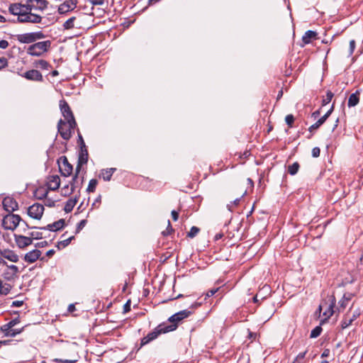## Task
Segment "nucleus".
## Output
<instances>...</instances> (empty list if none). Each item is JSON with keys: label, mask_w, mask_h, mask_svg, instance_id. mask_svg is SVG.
<instances>
[{"label": "nucleus", "mask_w": 363, "mask_h": 363, "mask_svg": "<svg viewBox=\"0 0 363 363\" xmlns=\"http://www.w3.org/2000/svg\"><path fill=\"white\" fill-rule=\"evenodd\" d=\"M48 5L46 0H26L25 4L15 3L9 6V12L18 16V22L42 23L43 17L37 11H44Z\"/></svg>", "instance_id": "f257e3e1"}, {"label": "nucleus", "mask_w": 363, "mask_h": 363, "mask_svg": "<svg viewBox=\"0 0 363 363\" xmlns=\"http://www.w3.org/2000/svg\"><path fill=\"white\" fill-rule=\"evenodd\" d=\"M191 313L192 312L189 310L181 311L174 313L168 318L167 321L169 323V324L162 323V325H163L164 329L168 330V333L172 332L178 328L179 324L184 319L188 318L189 315H191Z\"/></svg>", "instance_id": "f03ea898"}, {"label": "nucleus", "mask_w": 363, "mask_h": 363, "mask_svg": "<svg viewBox=\"0 0 363 363\" xmlns=\"http://www.w3.org/2000/svg\"><path fill=\"white\" fill-rule=\"evenodd\" d=\"M50 40L38 42L29 45L26 52L29 55L40 57L47 52L50 48Z\"/></svg>", "instance_id": "7ed1b4c3"}, {"label": "nucleus", "mask_w": 363, "mask_h": 363, "mask_svg": "<svg viewBox=\"0 0 363 363\" xmlns=\"http://www.w3.org/2000/svg\"><path fill=\"white\" fill-rule=\"evenodd\" d=\"M22 220L19 215L9 213L2 219V226L6 230H15Z\"/></svg>", "instance_id": "20e7f679"}, {"label": "nucleus", "mask_w": 363, "mask_h": 363, "mask_svg": "<svg viewBox=\"0 0 363 363\" xmlns=\"http://www.w3.org/2000/svg\"><path fill=\"white\" fill-rule=\"evenodd\" d=\"M76 128H78L77 126H70L67 122L62 119H60L57 123V131L65 140H69L72 138Z\"/></svg>", "instance_id": "39448f33"}, {"label": "nucleus", "mask_w": 363, "mask_h": 363, "mask_svg": "<svg viewBox=\"0 0 363 363\" xmlns=\"http://www.w3.org/2000/svg\"><path fill=\"white\" fill-rule=\"evenodd\" d=\"M167 333H168V330L164 329L162 323L158 325L152 331L149 333L146 336L141 339L140 347H142L149 344L150 342L155 340L161 334H164Z\"/></svg>", "instance_id": "423d86ee"}, {"label": "nucleus", "mask_w": 363, "mask_h": 363, "mask_svg": "<svg viewBox=\"0 0 363 363\" xmlns=\"http://www.w3.org/2000/svg\"><path fill=\"white\" fill-rule=\"evenodd\" d=\"M60 110L62 113V116L65 118V119L63 121H65L66 122H67L68 124L70 125V126H72V125L77 126L74 114H73L68 103L64 99L61 100L60 102Z\"/></svg>", "instance_id": "0eeeda50"}, {"label": "nucleus", "mask_w": 363, "mask_h": 363, "mask_svg": "<svg viewBox=\"0 0 363 363\" xmlns=\"http://www.w3.org/2000/svg\"><path fill=\"white\" fill-rule=\"evenodd\" d=\"M45 35L41 31L34 33H27L23 34H18L16 35V39L21 43H32L37 40L43 39Z\"/></svg>", "instance_id": "6e6552de"}, {"label": "nucleus", "mask_w": 363, "mask_h": 363, "mask_svg": "<svg viewBox=\"0 0 363 363\" xmlns=\"http://www.w3.org/2000/svg\"><path fill=\"white\" fill-rule=\"evenodd\" d=\"M57 164L61 174L64 177H69L73 171L72 165L68 162L66 156H61L57 160Z\"/></svg>", "instance_id": "1a4fd4ad"}, {"label": "nucleus", "mask_w": 363, "mask_h": 363, "mask_svg": "<svg viewBox=\"0 0 363 363\" xmlns=\"http://www.w3.org/2000/svg\"><path fill=\"white\" fill-rule=\"evenodd\" d=\"M44 210L45 208L43 205L38 203H35L30 206V207H28V214L30 217L34 219L40 220L43 215Z\"/></svg>", "instance_id": "9d476101"}, {"label": "nucleus", "mask_w": 363, "mask_h": 363, "mask_svg": "<svg viewBox=\"0 0 363 363\" xmlns=\"http://www.w3.org/2000/svg\"><path fill=\"white\" fill-rule=\"evenodd\" d=\"M351 309L352 308H350V311L345 314L341 322V327L342 329H345L348 328L350 325H351L353 321L355 320L360 315V312L359 309L354 311L352 312V315H350Z\"/></svg>", "instance_id": "9b49d317"}, {"label": "nucleus", "mask_w": 363, "mask_h": 363, "mask_svg": "<svg viewBox=\"0 0 363 363\" xmlns=\"http://www.w3.org/2000/svg\"><path fill=\"white\" fill-rule=\"evenodd\" d=\"M78 4V0H66L58 6L57 11L60 14H65L74 10Z\"/></svg>", "instance_id": "f8f14e48"}, {"label": "nucleus", "mask_w": 363, "mask_h": 363, "mask_svg": "<svg viewBox=\"0 0 363 363\" xmlns=\"http://www.w3.org/2000/svg\"><path fill=\"white\" fill-rule=\"evenodd\" d=\"M3 208L9 213H13L18 208L17 201L12 197L6 196L2 201Z\"/></svg>", "instance_id": "ddd939ff"}, {"label": "nucleus", "mask_w": 363, "mask_h": 363, "mask_svg": "<svg viewBox=\"0 0 363 363\" xmlns=\"http://www.w3.org/2000/svg\"><path fill=\"white\" fill-rule=\"evenodd\" d=\"M89 153L86 147H81L79 152L78 162L77 164V172H80L83 164H85L88 162Z\"/></svg>", "instance_id": "4468645a"}, {"label": "nucleus", "mask_w": 363, "mask_h": 363, "mask_svg": "<svg viewBox=\"0 0 363 363\" xmlns=\"http://www.w3.org/2000/svg\"><path fill=\"white\" fill-rule=\"evenodd\" d=\"M14 240L16 245L21 249H24L25 247L30 245L33 242L30 236H24L18 234L14 235Z\"/></svg>", "instance_id": "2eb2a0df"}, {"label": "nucleus", "mask_w": 363, "mask_h": 363, "mask_svg": "<svg viewBox=\"0 0 363 363\" xmlns=\"http://www.w3.org/2000/svg\"><path fill=\"white\" fill-rule=\"evenodd\" d=\"M21 77L30 81L40 82L43 81V77L42 74L38 70L34 69L26 72L23 74H21Z\"/></svg>", "instance_id": "dca6fc26"}, {"label": "nucleus", "mask_w": 363, "mask_h": 363, "mask_svg": "<svg viewBox=\"0 0 363 363\" xmlns=\"http://www.w3.org/2000/svg\"><path fill=\"white\" fill-rule=\"evenodd\" d=\"M41 252L39 250H33L27 252L24 256V261L28 263H33L40 259L42 261L45 260V257H40Z\"/></svg>", "instance_id": "f3484780"}, {"label": "nucleus", "mask_w": 363, "mask_h": 363, "mask_svg": "<svg viewBox=\"0 0 363 363\" xmlns=\"http://www.w3.org/2000/svg\"><path fill=\"white\" fill-rule=\"evenodd\" d=\"M18 273V268L17 266L13 264H8L6 269L4 270L3 276L7 280H12L17 277Z\"/></svg>", "instance_id": "a211bd4d"}, {"label": "nucleus", "mask_w": 363, "mask_h": 363, "mask_svg": "<svg viewBox=\"0 0 363 363\" xmlns=\"http://www.w3.org/2000/svg\"><path fill=\"white\" fill-rule=\"evenodd\" d=\"M60 179L58 175H50L47 178V186L49 190L55 191L59 189Z\"/></svg>", "instance_id": "6ab92c4d"}, {"label": "nucleus", "mask_w": 363, "mask_h": 363, "mask_svg": "<svg viewBox=\"0 0 363 363\" xmlns=\"http://www.w3.org/2000/svg\"><path fill=\"white\" fill-rule=\"evenodd\" d=\"M0 255L12 262H17L19 259L18 255L9 249L0 250Z\"/></svg>", "instance_id": "aec40b11"}, {"label": "nucleus", "mask_w": 363, "mask_h": 363, "mask_svg": "<svg viewBox=\"0 0 363 363\" xmlns=\"http://www.w3.org/2000/svg\"><path fill=\"white\" fill-rule=\"evenodd\" d=\"M65 219H60L57 221H55L51 224H48L45 227L39 228L41 230H48L50 231H57L61 230L65 226Z\"/></svg>", "instance_id": "412c9836"}, {"label": "nucleus", "mask_w": 363, "mask_h": 363, "mask_svg": "<svg viewBox=\"0 0 363 363\" xmlns=\"http://www.w3.org/2000/svg\"><path fill=\"white\" fill-rule=\"evenodd\" d=\"M318 33L313 30H307L302 37V42L304 45L311 43L313 40L317 39Z\"/></svg>", "instance_id": "4be33fe9"}, {"label": "nucleus", "mask_w": 363, "mask_h": 363, "mask_svg": "<svg viewBox=\"0 0 363 363\" xmlns=\"http://www.w3.org/2000/svg\"><path fill=\"white\" fill-rule=\"evenodd\" d=\"M79 172H77V169H76V172L70 182V186L72 187V190L80 189L82 186L84 178L82 177L80 181L79 180Z\"/></svg>", "instance_id": "5701e85b"}, {"label": "nucleus", "mask_w": 363, "mask_h": 363, "mask_svg": "<svg viewBox=\"0 0 363 363\" xmlns=\"http://www.w3.org/2000/svg\"><path fill=\"white\" fill-rule=\"evenodd\" d=\"M359 95L360 93L359 91H356L355 93L352 94L349 96L347 106L349 107H353L357 105L359 102Z\"/></svg>", "instance_id": "b1692460"}, {"label": "nucleus", "mask_w": 363, "mask_h": 363, "mask_svg": "<svg viewBox=\"0 0 363 363\" xmlns=\"http://www.w3.org/2000/svg\"><path fill=\"white\" fill-rule=\"evenodd\" d=\"M116 168L102 169L99 174V177H102L103 179L106 182L110 181L113 174L116 172Z\"/></svg>", "instance_id": "393cba45"}, {"label": "nucleus", "mask_w": 363, "mask_h": 363, "mask_svg": "<svg viewBox=\"0 0 363 363\" xmlns=\"http://www.w3.org/2000/svg\"><path fill=\"white\" fill-rule=\"evenodd\" d=\"M33 65V67L43 70H48L51 67L50 64L45 60H35Z\"/></svg>", "instance_id": "a878e982"}, {"label": "nucleus", "mask_w": 363, "mask_h": 363, "mask_svg": "<svg viewBox=\"0 0 363 363\" xmlns=\"http://www.w3.org/2000/svg\"><path fill=\"white\" fill-rule=\"evenodd\" d=\"M48 191V189H45L42 186L39 187L34 192V196L38 200H42L47 196Z\"/></svg>", "instance_id": "bb28decb"}, {"label": "nucleus", "mask_w": 363, "mask_h": 363, "mask_svg": "<svg viewBox=\"0 0 363 363\" xmlns=\"http://www.w3.org/2000/svg\"><path fill=\"white\" fill-rule=\"evenodd\" d=\"M353 297V294L351 293H346L343 295L342 298L339 301L340 308L343 311L348 305L349 301Z\"/></svg>", "instance_id": "cd10ccee"}, {"label": "nucleus", "mask_w": 363, "mask_h": 363, "mask_svg": "<svg viewBox=\"0 0 363 363\" xmlns=\"http://www.w3.org/2000/svg\"><path fill=\"white\" fill-rule=\"evenodd\" d=\"M77 201L78 199L77 196L74 199H69V200H67V202L65 203L64 211L66 213L71 212L73 210L76 203H77Z\"/></svg>", "instance_id": "c85d7f7f"}, {"label": "nucleus", "mask_w": 363, "mask_h": 363, "mask_svg": "<svg viewBox=\"0 0 363 363\" xmlns=\"http://www.w3.org/2000/svg\"><path fill=\"white\" fill-rule=\"evenodd\" d=\"M330 303L328 306V309L325 311L323 313V315L325 316L327 318H330V316L333 315V314L334 313V310H333V308L335 307V296H331L330 298Z\"/></svg>", "instance_id": "c756f323"}, {"label": "nucleus", "mask_w": 363, "mask_h": 363, "mask_svg": "<svg viewBox=\"0 0 363 363\" xmlns=\"http://www.w3.org/2000/svg\"><path fill=\"white\" fill-rule=\"evenodd\" d=\"M11 290V286L9 284H3V281L0 279V296L7 295Z\"/></svg>", "instance_id": "7c9ffc66"}, {"label": "nucleus", "mask_w": 363, "mask_h": 363, "mask_svg": "<svg viewBox=\"0 0 363 363\" xmlns=\"http://www.w3.org/2000/svg\"><path fill=\"white\" fill-rule=\"evenodd\" d=\"M225 286V284L223 285L222 286H218L216 288H213V289H209L208 291H207V292L206 293V298L205 299L207 298V297H211L213 296L214 294H216L217 292L218 291H220L221 294H223L225 293V291L223 289V287Z\"/></svg>", "instance_id": "2f4dec72"}, {"label": "nucleus", "mask_w": 363, "mask_h": 363, "mask_svg": "<svg viewBox=\"0 0 363 363\" xmlns=\"http://www.w3.org/2000/svg\"><path fill=\"white\" fill-rule=\"evenodd\" d=\"M73 239H74V236L72 235L66 239H64L63 240L58 242L57 244V247L58 248V250H61L68 246Z\"/></svg>", "instance_id": "473e14b6"}, {"label": "nucleus", "mask_w": 363, "mask_h": 363, "mask_svg": "<svg viewBox=\"0 0 363 363\" xmlns=\"http://www.w3.org/2000/svg\"><path fill=\"white\" fill-rule=\"evenodd\" d=\"M325 122V121L324 118L322 117L320 118L314 124L308 128V131L310 133H313L314 130L318 129Z\"/></svg>", "instance_id": "72a5a7b5"}, {"label": "nucleus", "mask_w": 363, "mask_h": 363, "mask_svg": "<svg viewBox=\"0 0 363 363\" xmlns=\"http://www.w3.org/2000/svg\"><path fill=\"white\" fill-rule=\"evenodd\" d=\"M76 20V17L74 16H72L71 18H69L68 20H67L64 24H63V28L65 30H70L73 28H74V21Z\"/></svg>", "instance_id": "f704fd0d"}, {"label": "nucleus", "mask_w": 363, "mask_h": 363, "mask_svg": "<svg viewBox=\"0 0 363 363\" xmlns=\"http://www.w3.org/2000/svg\"><path fill=\"white\" fill-rule=\"evenodd\" d=\"M299 167V164L297 162H294L292 164L289 166L288 172L291 175H295L298 172Z\"/></svg>", "instance_id": "c9c22d12"}, {"label": "nucleus", "mask_w": 363, "mask_h": 363, "mask_svg": "<svg viewBox=\"0 0 363 363\" xmlns=\"http://www.w3.org/2000/svg\"><path fill=\"white\" fill-rule=\"evenodd\" d=\"M333 96H334L333 93L331 91L328 90L326 92V96L322 100V103H321L322 106H325L328 104H329L331 101Z\"/></svg>", "instance_id": "e433bc0d"}, {"label": "nucleus", "mask_w": 363, "mask_h": 363, "mask_svg": "<svg viewBox=\"0 0 363 363\" xmlns=\"http://www.w3.org/2000/svg\"><path fill=\"white\" fill-rule=\"evenodd\" d=\"M98 181L96 179H92L89 181L86 191L89 193L94 192L97 186Z\"/></svg>", "instance_id": "4c0bfd02"}, {"label": "nucleus", "mask_w": 363, "mask_h": 363, "mask_svg": "<svg viewBox=\"0 0 363 363\" xmlns=\"http://www.w3.org/2000/svg\"><path fill=\"white\" fill-rule=\"evenodd\" d=\"M74 191L75 190H72V187L71 186L69 187V184L65 185L61 190L62 195L64 196H68L71 195Z\"/></svg>", "instance_id": "58836bf2"}, {"label": "nucleus", "mask_w": 363, "mask_h": 363, "mask_svg": "<svg viewBox=\"0 0 363 363\" xmlns=\"http://www.w3.org/2000/svg\"><path fill=\"white\" fill-rule=\"evenodd\" d=\"M322 331H323V328H321L320 325L316 326L315 328H313L311 330L310 337L315 338V337H318L320 335V333H322Z\"/></svg>", "instance_id": "ea45409f"}, {"label": "nucleus", "mask_w": 363, "mask_h": 363, "mask_svg": "<svg viewBox=\"0 0 363 363\" xmlns=\"http://www.w3.org/2000/svg\"><path fill=\"white\" fill-rule=\"evenodd\" d=\"M200 232V228L196 226H193L190 229L189 232L187 233V237L189 238H194Z\"/></svg>", "instance_id": "a19ab883"}, {"label": "nucleus", "mask_w": 363, "mask_h": 363, "mask_svg": "<svg viewBox=\"0 0 363 363\" xmlns=\"http://www.w3.org/2000/svg\"><path fill=\"white\" fill-rule=\"evenodd\" d=\"M28 235L32 239V240L43 238V233L39 231H32L30 233H28Z\"/></svg>", "instance_id": "79ce46f5"}, {"label": "nucleus", "mask_w": 363, "mask_h": 363, "mask_svg": "<svg viewBox=\"0 0 363 363\" xmlns=\"http://www.w3.org/2000/svg\"><path fill=\"white\" fill-rule=\"evenodd\" d=\"M294 121L295 118L292 114H289L285 117L286 123L289 128L293 127Z\"/></svg>", "instance_id": "37998d69"}, {"label": "nucleus", "mask_w": 363, "mask_h": 363, "mask_svg": "<svg viewBox=\"0 0 363 363\" xmlns=\"http://www.w3.org/2000/svg\"><path fill=\"white\" fill-rule=\"evenodd\" d=\"M87 220L86 219L82 220L77 225L75 234L79 233L86 225Z\"/></svg>", "instance_id": "c03bdc74"}, {"label": "nucleus", "mask_w": 363, "mask_h": 363, "mask_svg": "<svg viewBox=\"0 0 363 363\" xmlns=\"http://www.w3.org/2000/svg\"><path fill=\"white\" fill-rule=\"evenodd\" d=\"M174 231V229L171 225V223L169 220H168V225L167 227V229L164 230L162 233L164 236H167L170 235Z\"/></svg>", "instance_id": "a18cd8bd"}, {"label": "nucleus", "mask_w": 363, "mask_h": 363, "mask_svg": "<svg viewBox=\"0 0 363 363\" xmlns=\"http://www.w3.org/2000/svg\"><path fill=\"white\" fill-rule=\"evenodd\" d=\"M77 134H78L77 143L79 144V147L81 148V147H86L84 140L83 139V137H82L79 128H77Z\"/></svg>", "instance_id": "49530a36"}, {"label": "nucleus", "mask_w": 363, "mask_h": 363, "mask_svg": "<svg viewBox=\"0 0 363 363\" xmlns=\"http://www.w3.org/2000/svg\"><path fill=\"white\" fill-rule=\"evenodd\" d=\"M23 228V232L26 233L28 229L38 228L37 227H30L28 223L22 219L21 223L18 225Z\"/></svg>", "instance_id": "de8ad7c7"}, {"label": "nucleus", "mask_w": 363, "mask_h": 363, "mask_svg": "<svg viewBox=\"0 0 363 363\" xmlns=\"http://www.w3.org/2000/svg\"><path fill=\"white\" fill-rule=\"evenodd\" d=\"M8 60L4 57H0V70L8 67Z\"/></svg>", "instance_id": "09e8293b"}, {"label": "nucleus", "mask_w": 363, "mask_h": 363, "mask_svg": "<svg viewBox=\"0 0 363 363\" xmlns=\"http://www.w3.org/2000/svg\"><path fill=\"white\" fill-rule=\"evenodd\" d=\"M11 328H12L9 327V324H8V323H6V324H5V325H2V326L0 328V330H1V331H2V332L4 333L5 336H6V334H7V333L9 334V333H11Z\"/></svg>", "instance_id": "8fccbe9b"}, {"label": "nucleus", "mask_w": 363, "mask_h": 363, "mask_svg": "<svg viewBox=\"0 0 363 363\" xmlns=\"http://www.w3.org/2000/svg\"><path fill=\"white\" fill-rule=\"evenodd\" d=\"M23 330V328L20 329V330H17V329H12L11 328V331L10 333H7L6 334V337H15L16 335L18 334H20Z\"/></svg>", "instance_id": "3c124183"}, {"label": "nucleus", "mask_w": 363, "mask_h": 363, "mask_svg": "<svg viewBox=\"0 0 363 363\" xmlns=\"http://www.w3.org/2000/svg\"><path fill=\"white\" fill-rule=\"evenodd\" d=\"M356 47V42L354 40H351L350 41V49H349V55H352L354 52V50Z\"/></svg>", "instance_id": "603ef678"}, {"label": "nucleus", "mask_w": 363, "mask_h": 363, "mask_svg": "<svg viewBox=\"0 0 363 363\" xmlns=\"http://www.w3.org/2000/svg\"><path fill=\"white\" fill-rule=\"evenodd\" d=\"M334 110V104L332 105L330 108L322 116L323 118L326 121Z\"/></svg>", "instance_id": "864d4df0"}, {"label": "nucleus", "mask_w": 363, "mask_h": 363, "mask_svg": "<svg viewBox=\"0 0 363 363\" xmlns=\"http://www.w3.org/2000/svg\"><path fill=\"white\" fill-rule=\"evenodd\" d=\"M247 333H248V336H247L248 339L251 340V342H253L257 337V333L251 332L250 330V329H247Z\"/></svg>", "instance_id": "5fc2aeb1"}, {"label": "nucleus", "mask_w": 363, "mask_h": 363, "mask_svg": "<svg viewBox=\"0 0 363 363\" xmlns=\"http://www.w3.org/2000/svg\"><path fill=\"white\" fill-rule=\"evenodd\" d=\"M320 150L318 147H315L312 149V156L313 157H318L320 156Z\"/></svg>", "instance_id": "6e6d98bb"}, {"label": "nucleus", "mask_w": 363, "mask_h": 363, "mask_svg": "<svg viewBox=\"0 0 363 363\" xmlns=\"http://www.w3.org/2000/svg\"><path fill=\"white\" fill-rule=\"evenodd\" d=\"M131 301L128 300L123 306V313H126L130 311Z\"/></svg>", "instance_id": "4d7b16f0"}, {"label": "nucleus", "mask_w": 363, "mask_h": 363, "mask_svg": "<svg viewBox=\"0 0 363 363\" xmlns=\"http://www.w3.org/2000/svg\"><path fill=\"white\" fill-rule=\"evenodd\" d=\"M19 323H20L19 318H14L8 323L9 327L13 328Z\"/></svg>", "instance_id": "13d9d810"}, {"label": "nucleus", "mask_w": 363, "mask_h": 363, "mask_svg": "<svg viewBox=\"0 0 363 363\" xmlns=\"http://www.w3.org/2000/svg\"><path fill=\"white\" fill-rule=\"evenodd\" d=\"M89 2L93 6H101L104 4V0H89Z\"/></svg>", "instance_id": "bf43d9fd"}, {"label": "nucleus", "mask_w": 363, "mask_h": 363, "mask_svg": "<svg viewBox=\"0 0 363 363\" xmlns=\"http://www.w3.org/2000/svg\"><path fill=\"white\" fill-rule=\"evenodd\" d=\"M179 211L173 210L171 213L174 221H177L179 218Z\"/></svg>", "instance_id": "052dcab7"}, {"label": "nucleus", "mask_w": 363, "mask_h": 363, "mask_svg": "<svg viewBox=\"0 0 363 363\" xmlns=\"http://www.w3.org/2000/svg\"><path fill=\"white\" fill-rule=\"evenodd\" d=\"M9 43L6 40H0V48L6 49L9 47Z\"/></svg>", "instance_id": "680f3d73"}, {"label": "nucleus", "mask_w": 363, "mask_h": 363, "mask_svg": "<svg viewBox=\"0 0 363 363\" xmlns=\"http://www.w3.org/2000/svg\"><path fill=\"white\" fill-rule=\"evenodd\" d=\"M23 304V301H14L12 302L11 306L12 307H21Z\"/></svg>", "instance_id": "e2e57ef3"}, {"label": "nucleus", "mask_w": 363, "mask_h": 363, "mask_svg": "<svg viewBox=\"0 0 363 363\" xmlns=\"http://www.w3.org/2000/svg\"><path fill=\"white\" fill-rule=\"evenodd\" d=\"M320 114V108L313 112L311 113V117L314 119H316L318 117H319Z\"/></svg>", "instance_id": "0e129e2a"}, {"label": "nucleus", "mask_w": 363, "mask_h": 363, "mask_svg": "<svg viewBox=\"0 0 363 363\" xmlns=\"http://www.w3.org/2000/svg\"><path fill=\"white\" fill-rule=\"evenodd\" d=\"M306 353H307V350H306V351H305V352H301V353H299V354L297 355V357H296V360H298V359H303V358L305 357V356H306Z\"/></svg>", "instance_id": "69168bd1"}, {"label": "nucleus", "mask_w": 363, "mask_h": 363, "mask_svg": "<svg viewBox=\"0 0 363 363\" xmlns=\"http://www.w3.org/2000/svg\"><path fill=\"white\" fill-rule=\"evenodd\" d=\"M330 351L329 349H325L321 354V357H327L330 355Z\"/></svg>", "instance_id": "338daca9"}, {"label": "nucleus", "mask_w": 363, "mask_h": 363, "mask_svg": "<svg viewBox=\"0 0 363 363\" xmlns=\"http://www.w3.org/2000/svg\"><path fill=\"white\" fill-rule=\"evenodd\" d=\"M67 311L69 313H73L74 311H76L75 305L73 303L69 304L68 306Z\"/></svg>", "instance_id": "774afa93"}]
</instances>
